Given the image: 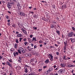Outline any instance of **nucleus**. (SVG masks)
Wrapping results in <instances>:
<instances>
[{
    "mask_svg": "<svg viewBox=\"0 0 75 75\" xmlns=\"http://www.w3.org/2000/svg\"><path fill=\"white\" fill-rule=\"evenodd\" d=\"M19 33L18 32H16V34H18Z\"/></svg>",
    "mask_w": 75,
    "mask_h": 75,
    "instance_id": "nucleus-62",
    "label": "nucleus"
},
{
    "mask_svg": "<svg viewBox=\"0 0 75 75\" xmlns=\"http://www.w3.org/2000/svg\"><path fill=\"white\" fill-rule=\"evenodd\" d=\"M31 45L32 47H33V46H34V44H31Z\"/></svg>",
    "mask_w": 75,
    "mask_h": 75,
    "instance_id": "nucleus-61",
    "label": "nucleus"
},
{
    "mask_svg": "<svg viewBox=\"0 0 75 75\" xmlns=\"http://www.w3.org/2000/svg\"><path fill=\"white\" fill-rule=\"evenodd\" d=\"M22 52L23 53H24V52H25L23 49L22 51Z\"/></svg>",
    "mask_w": 75,
    "mask_h": 75,
    "instance_id": "nucleus-44",
    "label": "nucleus"
},
{
    "mask_svg": "<svg viewBox=\"0 0 75 75\" xmlns=\"http://www.w3.org/2000/svg\"><path fill=\"white\" fill-rule=\"evenodd\" d=\"M16 42L17 44H18V43H19V42H18V39H16Z\"/></svg>",
    "mask_w": 75,
    "mask_h": 75,
    "instance_id": "nucleus-25",
    "label": "nucleus"
},
{
    "mask_svg": "<svg viewBox=\"0 0 75 75\" xmlns=\"http://www.w3.org/2000/svg\"><path fill=\"white\" fill-rule=\"evenodd\" d=\"M18 51L19 54H22L21 52V51H20V50H18Z\"/></svg>",
    "mask_w": 75,
    "mask_h": 75,
    "instance_id": "nucleus-28",
    "label": "nucleus"
},
{
    "mask_svg": "<svg viewBox=\"0 0 75 75\" xmlns=\"http://www.w3.org/2000/svg\"><path fill=\"white\" fill-rule=\"evenodd\" d=\"M8 25H9V26H10V23L9 22H8Z\"/></svg>",
    "mask_w": 75,
    "mask_h": 75,
    "instance_id": "nucleus-47",
    "label": "nucleus"
},
{
    "mask_svg": "<svg viewBox=\"0 0 75 75\" xmlns=\"http://www.w3.org/2000/svg\"><path fill=\"white\" fill-rule=\"evenodd\" d=\"M68 7H67V5L66 4H65L64 5V8H68Z\"/></svg>",
    "mask_w": 75,
    "mask_h": 75,
    "instance_id": "nucleus-30",
    "label": "nucleus"
},
{
    "mask_svg": "<svg viewBox=\"0 0 75 75\" xmlns=\"http://www.w3.org/2000/svg\"><path fill=\"white\" fill-rule=\"evenodd\" d=\"M19 49V50L20 51H21V52H22V51H23V48L22 47H20Z\"/></svg>",
    "mask_w": 75,
    "mask_h": 75,
    "instance_id": "nucleus-14",
    "label": "nucleus"
},
{
    "mask_svg": "<svg viewBox=\"0 0 75 75\" xmlns=\"http://www.w3.org/2000/svg\"><path fill=\"white\" fill-rule=\"evenodd\" d=\"M60 65L62 67H65V64H64V63H61L60 64Z\"/></svg>",
    "mask_w": 75,
    "mask_h": 75,
    "instance_id": "nucleus-15",
    "label": "nucleus"
},
{
    "mask_svg": "<svg viewBox=\"0 0 75 75\" xmlns=\"http://www.w3.org/2000/svg\"><path fill=\"white\" fill-rule=\"evenodd\" d=\"M28 75H36L34 73H32L31 74H29Z\"/></svg>",
    "mask_w": 75,
    "mask_h": 75,
    "instance_id": "nucleus-19",
    "label": "nucleus"
},
{
    "mask_svg": "<svg viewBox=\"0 0 75 75\" xmlns=\"http://www.w3.org/2000/svg\"><path fill=\"white\" fill-rule=\"evenodd\" d=\"M54 75H58V74L57 73H54Z\"/></svg>",
    "mask_w": 75,
    "mask_h": 75,
    "instance_id": "nucleus-59",
    "label": "nucleus"
},
{
    "mask_svg": "<svg viewBox=\"0 0 75 75\" xmlns=\"http://www.w3.org/2000/svg\"><path fill=\"white\" fill-rule=\"evenodd\" d=\"M27 44H28V42H25L24 43L25 45H26Z\"/></svg>",
    "mask_w": 75,
    "mask_h": 75,
    "instance_id": "nucleus-32",
    "label": "nucleus"
},
{
    "mask_svg": "<svg viewBox=\"0 0 75 75\" xmlns=\"http://www.w3.org/2000/svg\"><path fill=\"white\" fill-rule=\"evenodd\" d=\"M64 44L65 45L64 46H65V47H66V46H67V42H64Z\"/></svg>",
    "mask_w": 75,
    "mask_h": 75,
    "instance_id": "nucleus-27",
    "label": "nucleus"
},
{
    "mask_svg": "<svg viewBox=\"0 0 75 75\" xmlns=\"http://www.w3.org/2000/svg\"><path fill=\"white\" fill-rule=\"evenodd\" d=\"M2 2L3 3H5V1H2Z\"/></svg>",
    "mask_w": 75,
    "mask_h": 75,
    "instance_id": "nucleus-57",
    "label": "nucleus"
},
{
    "mask_svg": "<svg viewBox=\"0 0 75 75\" xmlns=\"http://www.w3.org/2000/svg\"><path fill=\"white\" fill-rule=\"evenodd\" d=\"M74 70H72V71H71V72H72V73H73V72H74Z\"/></svg>",
    "mask_w": 75,
    "mask_h": 75,
    "instance_id": "nucleus-60",
    "label": "nucleus"
},
{
    "mask_svg": "<svg viewBox=\"0 0 75 75\" xmlns=\"http://www.w3.org/2000/svg\"><path fill=\"white\" fill-rule=\"evenodd\" d=\"M53 69L52 68H50L49 70H47V71H48V72H50V71H52Z\"/></svg>",
    "mask_w": 75,
    "mask_h": 75,
    "instance_id": "nucleus-17",
    "label": "nucleus"
},
{
    "mask_svg": "<svg viewBox=\"0 0 75 75\" xmlns=\"http://www.w3.org/2000/svg\"><path fill=\"white\" fill-rule=\"evenodd\" d=\"M23 41H27V39L24 38L23 39Z\"/></svg>",
    "mask_w": 75,
    "mask_h": 75,
    "instance_id": "nucleus-40",
    "label": "nucleus"
},
{
    "mask_svg": "<svg viewBox=\"0 0 75 75\" xmlns=\"http://www.w3.org/2000/svg\"><path fill=\"white\" fill-rule=\"evenodd\" d=\"M12 7V5L11 4V3H10V2L8 3L7 4V7L8 8H11Z\"/></svg>",
    "mask_w": 75,
    "mask_h": 75,
    "instance_id": "nucleus-2",
    "label": "nucleus"
},
{
    "mask_svg": "<svg viewBox=\"0 0 75 75\" xmlns=\"http://www.w3.org/2000/svg\"><path fill=\"white\" fill-rule=\"evenodd\" d=\"M20 16H25V14L23 12H20Z\"/></svg>",
    "mask_w": 75,
    "mask_h": 75,
    "instance_id": "nucleus-9",
    "label": "nucleus"
},
{
    "mask_svg": "<svg viewBox=\"0 0 75 75\" xmlns=\"http://www.w3.org/2000/svg\"><path fill=\"white\" fill-rule=\"evenodd\" d=\"M18 62H20V63H21V61L20 60H18Z\"/></svg>",
    "mask_w": 75,
    "mask_h": 75,
    "instance_id": "nucleus-53",
    "label": "nucleus"
},
{
    "mask_svg": "<svg viewBox=\"0 0 75 75\" xmlns=\"http://www.w3.org/2000/svg\"><path fill=\"white\" fill-rule=\"evenodd\" d=\"M12 26L13 27H14V28H16V25H15V24H13L12 25Z\"/></svg>",
    "mask_w": 75,
    "mask_h": 75,
    "instance_id": "nucleus-33",
    "label": "nucleus"
},
{
    "mask_svg": "<svg viewBox=\"0 0 75 75\" xmlns=\"http://www.w3.org/2000/svg\"><path fill=\"white\" fill-rule=\"evenodd\" d=\"M24 32V33L25 34H26L27 33V32L25 31V30H24V31L23 32Z\"/></svg>",
    "mask_w": 75,
    "mask_h": 75,
    "instance_id": "nucleus-45",
    "label": "nucleus"
},
{
    "mask_svg": "<svg viewBox=\"0 0 75 75\" xmlns=\"http://www.w3.org/2000/svg\"><path fill=\"white\" fill-rule=\"evenodd\" d=\"M18 58H19V60H21H21L23 59H22V58L21 57H19Z\"/></svg>",
    "mask_w": 75,
    "mask_h": 75,
    "instance_id": "nucleus-31",
    "label": "nucleus"
},
{
    "mask_svg": "<svg viewBox=\"0 0 75 75\" xmlns=\"http://www.w3.org/2000/svg\"><path fill=\"white\" fill-rule=\"evenodd\" d=\"M45 68H47V66H43V69H45Z\"/></svg>",
    "mask_w": 75,
    "mask_h": 75,
    "instance_id": "nucleus-56",
    "label": "nucleus"
},
{
    "mask_svg": "<svg viewBox=\"0 0 75 75\" xmlns=\"http://www.w3.org/2000/svg\"><path fill=\"white\" fill-rule=\"evenodd\" d=\"M13 2H15V3H17L18 1V0H13Z\"/></svg>",
    "mask_w": 75,
    "mask_h": 75,
    "instance_id": "nucleus-24",
    "label": "nucleus"
},
{
    "mask_svg": "<svg viewBox=\"0 0 75 75\" xmlns=\"http://www.w3.org/2000/svg\"><path fill=\"white\" fill-rule=\"evenodd\" d=\"M31 64L33 65V66H34L35 65V64L31 63Z\"/></svg>",
    "mask_w": 75,
    "mask_h": 75,
    "instance_id": "nucleus-48",
    "label": "nucleus"
},
{
    "mask_svg": "<svg viewBox=\"0 0 75 75\" xmlns=\"http://www.w3.org/2000/svg\"><path fill=\"white\" fill-rule=\"evenodd\" d=\"M13 54L14 57H16V55H18V52H16V53H15V52H14Z\"/></svg>",
    "mask_w": 75,
    "mask_h": 75,
    "instance_id": "nucleus-7",
    "label": "nucleus"
},
{
    "mask_svg": "<svg viewBox=\"0 0 75 75\" xmlns=\"http://www.w3.org/2000/svg\"><path fill=\"white\" fill-rule=\"evenodd\" d=\"M63 59L64 60H67V59L66 58V56H64Z\"/></svg>",
    "mask_w": 75,
    "mask_h": 75,
    "instance_id": "nucleus-23",
    "label": "nucleus"
},
{
    "mask_svg": "<svg viewBox=\"0 0 75 75\" xmlns=\"http://www.w3.org/2000/svg\"><path fill=\"white\" fill-rule=\"evenodd\" d=\"M74 32L69 33L68 34V36L69 37H72V36H74Z\"/></svg>",
    "mask_w": 75,
    "mask_h": 75,
    "instance_id": "nucleus-1",
    "label": "nucleus"
},
{
    "mask_svg": "<svg viewBox=\"0 0 75 75\" xmlns=\"http://www.w3.org/2000/svg\"><path fill=\"white\" fill-rule=\"evenodd\" d=\"M34 61V59H32L30 60V62H33Z\"/></svg>",
    "mask_w": 75,
    "mask_h": 75,
    "instance_id": "nucleus-36",
    "label": "nucleus"
},
{
    "mask_svg": "<svg viewBox=\"0 0 75 75\" xmlns=\"http://www.w3.org/2000/svg\"><path fill=\"white\" fill-rule=\"evenodd\" d=\"M71 66H72V67H75V65H71Z\"/></svg>",
    "mask_w": 75,
    "mask_h": 75,
    "instance_id": "nucleus-50",
    "label": "nucleus"
},
{
    "mask_svg": "<svg viewBox=\"0 0 75 75\" xmlns=\"http://www.w3.org/2000/svg\"><path fill=\"white\" fill-rule=\"evenodd\" d=\"M23 75H28V74H26L25 73V74H23Z\"/></svg>",
    "mask_w": 75,
    "mask_h": 75,
    "instance_id": "nucleus-64",
    "label": "nucleus"
},
{
    "mask_svg": "<svg viewBox=\"0 0 75 75\" xmlns=\"http://www.w3.org/2000/svg\"><path fill=\"white\" fill-rule=\"evenodd\" d=\"M63 71L62 70H60L58 71V72L59 74H60L61 73V72H62Z\"/></svg>",
    "mask_w": 75,
    "mask_h": 75,
    "instance_id": "nucleus-18",
    "label": "nucleus"
},
{
    "mask_svg": "<svg viewBox=\"0 0 75 75\" xmlns=\"http://www.w3.org/2000/svg\"><path fill=\"white\" fill-rule=\"evenodd\" d=\"M25 56L26 57H31V54L28 53H25Z\"/></svg>",
    "mask_w": 75,
    "mask_h": 75,
    "instance_id": "nucleus-4",
    "label": "nucleus"
},
{
    "mask_svg": "<svg viewBox=\"0 0 75 75\" xmlns=\"http://www.w3.org/2000/svg\"><path fill=\"white\" fill-rule=\"evenodd\" d=\"M61 9H62V10H63L64 9V5H63L62 6V8Z\"/></svg>",
    "mask_w": 75,
    "mask_h": 75,
    "instance_id": "nucleus-52",
    "label": "nucleus"
},
{
    "mask_svg": "<svg viewBox=\"0 0 75 75\" xmlns=\"http://www.w3.org/2000/svg\"><path fill=\"white\" fill-rule=\"evenodd\" d=\"M21 30L23 32L25 31L24 29H23V28H22Z\"/></svg>",
    "mask_w": 75,
    "mask_h": 75,
    "instance_id": "nucleus-49",
    "label": "nucleus"
},
{
    "mask_svg": "<svg viewBox=\"0 0 75 75\" xmlns=\"http://www.w3.org/2000/svg\"><path fill=\"white\" fill-rule=\"evenodd\" d=\"M42 69H38V71H39V72H41V71H42Z\"/></svg>",
    "mask_w": 75,
    "mask_h": 75,
    "instance_id": "nucleus-34",
    "label": "nucleus"
},
{
    "mask_svg": "<svg viewBox=\"0 0 75 75\" xmlns=\"http://www.w3.org/2000/svg\"><path fill=\"white\" fill-rule=\"evenodd\" d=\"M2 58H3V57L0 56V60L1 59H2Z\"/></svg>",
    "mask_w": 75,
    "mask_h": 75,
    "instance_id": "nucleus-54",
    "label": "nucleus"
},
{
    "mask_svg": "<svg viewBox=\"0 0 75 75\" xmlns=\"http://www.w3.org/2000/svg\"><path fill=\"white\" fill-rule=\"evenodd\" d=\"M28 68L25 67L24 68V69L25 70V72L26 73H27V72H28V71L27 70V69Z\"/></svg>",
    "mask_w": 75,
    "mask_h": 75,
    "instance_id": "nucleus-8",
    "label": "nucleus"
},
{
    "mask_svg": "<svg viewBox=\"0 0 75 75\" xmlns=\"http://www.w3.org/2000/svg\"><path fill=\"white\" fill-rule=\"evenodd\" d=\"M45 62L46 64H47L49 62V59H47L46 60V61Z\"/></svg>",
    "mask_w": 75,
    "mask_h": 75,
    "instance_id": "nucleus-16",
    "label": "nucleus"
},
{
    "mask_svg": "<svg viewBox=\"0 0 75 75\" xmlns=\"http://www.w3.org/2000/svg\"><path fill=\"white\" fill-rule=\"evenodd\" d=\"M56 33H57L58 34V35H60V32H59V31L56 30Z\"/></svg>",
    "mask_w": 75,
    "mask_h": 75,
    "instance_id": "nucleus-21",
    "label": "nucleus"
},
{
    "mask_svg": "<svg viewBox=\"0 0 75 75\" xmlns=\"http://www.w3.org/2000/svg\"><path fill=\"white\" fill-rule=\"evenodd\" d=\"M53 67L54 68H56V67H57V66H56V65H55Z\"/></svg>",
    "mask_w": 75,
    "mask_h": 75,
    "instance_id": "nucleus-55",
    "label": "nucleus"
},
{
    "mask_svg": "<svg viewBox=\"0 0 75 75\" xmlns=\"http://www.w3.org/2000/svg\"><path fill=\"white\" fill-rule=\"evenodd\" d=\"M37 41V40H36V38L34 37L32 39V41Z\"/></svg>",
    "mask_w": 75,
    "mask_h": 75,
    "instance_id": "nucleus-22",
    "label": "nucleus"
},
{
    "mask_svg": "<svg viewBox=\"0 0 75 75\" xmlns=\"http://www.w3.org/2000/svg\"><path fill=\"white\" fill-rule=\"evenodd\" d=\"M22 38H19V41H20V42H21V40H22Z\"/></svg>",
    "mask_w": 75,
    "mask_h": 75,
    "instance_id": "nucleus-38",
    "label": "nucleus"
},
{
    "mask_svg": "<svg viewBox=\"0 0 75 75\" xmlns=\"http://www.w3.org/2000/svg\"><path fill=\"white\" fill-rule=\"evenodd\" d=\"M56 54L57 55H59V53L58 52H57Z\"/></svg>",
    "mask_w": 75,
    "mask_h": 75,
    "instance_id": "nucleus-43",
    "label": "nucleus"
},
{
    "mask_svg": "<svg viewBox=\"0 0 75 75\" xmlns=\"http://www.w3.org/2000/svg\"><path fill=\"white\" fill-rule=\"evenodd\" d=\"M6 64L8 65L10 67H12V66H11V64H10V62H7L6 63Z\"/></svg>",
    "mask_w": 75,
    "mask_h": 75,
    "instance_id": "nucleus-5",
    "label": "nucleus"
},
{
    "mask_svg": "<svg viewBox=\"0 0 75 75\" xmlns=\"http://www.w3.org/2000/svg\"><path fill=\"white\" fill-rule=\"evenodd\" d=\"M37 48V46L36 45L34 46V48H35H35Z\"/></svg>",
    "mask_w": 75,
    "mask_h": 75,
    "instance_id": "nucleus-51",
    "label": "nucleus"
},
{
    "mask_svg": "<svg viewBox=\"0 0 75 75\" xmlns=\"http://www.w3.org/2000/svg\"><path fill=\"white\" fill-rule=\"evenodd\" d=\"M39 43H41V42H42V41L41 40H40L39 41Z\"/></svg>",
    "mask_w": 75,
    "mask_h": 75,
    "instance_id": "nucleus-63",
    "label": "nucleus"
},
{
    "mask_svg": "<svg viewBox=\"0 0 75 75\" xmlns=\"http://www.w3.org/2000/svg\"><path fill=\"white\" fill-rule=\"evenodd\" d=\"M69 68H72V65H69Z\"/></svg>",
    "mask_w": 75,
    "mask_h": 75,
    "instance_id": "nucleus-41",
    "label": "nucleus"
},
{
    "mask_svg": "<svg viewBox=\"0 0 75 75\" xmlns=\"http://www.w3.org/2000/svg\"><path fill=\"white\" fill-rule=\"evenodd\" d=\"M72 29L73 30H74V31H75V28L74 27H72Z\"/></svg>",
    "mask_w": 75,
    "mask_h": 75,
    "instance_id": "nucleus-35",
    "label": "nucleus"
},
{
    "mask_svg": "<svg viewBox=\"0 0 75 75\" xmlns=\"http://www.w3.org/2000/svg\"><path fill=\"white\" fill-rule=\"evenodd\" d=\"M50 27L51 28H55L56 27V25L54 24H51Z\"/></svg>",
    "mask_w": 75,
    "mask_h": 75,
    "instance_id": "nucleus-3",
    "label": "nucleus"
},
{
    "mask_svg": "<svg viewBox=\"0 0 75 75\" xmlns=\"http://www.w3.org/2000/svg\"><path fill=\"white\" fill-rule=\"evenodd\" d=\"M49 55L50 56V60L51 61H53V56H52L51 54H49Z\"/></svg>",
    "mask_w": 75,
    "mask_h": 75,
    "instance_id": "nucleus-6",
    "label": "nucleus"
},
{
    "mask_svg": "<svg viewBox=\"0 0 75 75\" xmlns=\"http://www.w3.org/2000/svg\"><path fill=\"white\" fill-rule=\"evenodd\" d=\"M8 61H9V62H11L12 63H13V61L11 60H10V59H8Z\"/></svg>",
    "mask_w": 75,
    "mask_h": 75,
    "instance_id": "nucleus-39",
    "label": "nucleus"
},
{
    "mask_svg": "<svg viewBox=\"0 0 75 75\" xmlns=\"http://www.w3.org/2000/svg\"><path fill=\"white\" fill-rule=\"evenodd\" d=\"M71 48H72V50H75V46H72Z\"/></svg>",
    "mask_w": 75,
    "mask_h": 75,
    "instance_id": "nucleus-26",
    "label": "nucleus"
},
{
    "mask_svg": "<svg viewBox=\"0 0 75 75\" xmlns=\"http://www.w3.org/2000/svg\"><path fill=\"white\" fill-rule=\"evenodd\" d=\"M18 47V44H15L14 47L16 49H17V47Z\"/></svg>",
    "mask_w": 75,
    "mask_h": 75,
    "instance_id": "nucleus-12",
    "label": "nucleus"
},
{
    "mask_svg": "<svg viewBox=\"0 0 75 75\" xmlns=\"http://www.w3.org/2000/svg\"><path fill=\"white\" fill-rule=\"evenodd\" d=\"M10 3H11V4H13H13H15V3L14 2H10Z\"/></svg>",
    "mask_w": 75,
    "mask_h": 75,
    "instance_id": "nucleus-37",
    "label": "nucleus"
},
{
    "mask_svg": "<svg viewBox=\"0 0 75 75\" xmlns=\"http://www.w3.org/2000/svg\"><path fill=\"white\" fill-rule=\"evenodd\" d=\"M71 42H73V43L74 42H75V40L74 39H72V40L71 39Z\"/></svg>",
    "mask_w": 75,
    "mask_h": 75,
    "instance_id": "nucleus-29",
    "label": "nucleus"
},
{
    "mask_svg": "<svg viewBox=\"0 0 75 75\" xmlns=\"http://www.w3.org/2000/svg\"><path fill=\"white\" fill-rule=\"evenodd\" d=\"M30 71H32V70H33V68L30 67Z\"/></svg>",
    "mask_w": 75,
    "mask_h": 75,
    "instance_id": "nucleus-58",
    "label": "nucleus"
},
{
    "mask_svg": "<svg viewBox=\"0 0 75 75\" xmlns=\"http://www.w3.org/2000/svg\"><path fill=\"white\" fill-rule=\"evenodd\" d=\"M6 18H7V19H9V17H8V16H6Z\"/></svg>",
    "mask_w": 75,
    "mask_h": 75,
    "instance_id": "nucleus-42",
    "label": "nucleus"
},
{
    "mask_svg": "<svg viewBox=\"0 0 75 75\" xmlns=\"http://www.w3.org/2000/svg\"><path fill=\"white\" fill-rule=\"evenodd\" d=\"M66 51H67V49H66V47H65V46H64V50H63V52L64 53H65L66 52Z\"/></svg>",
    "mask_w": 75,
    "mask_h": 75,
    "instance_id": "nucleus-10",
    "label": "nucleus"
},
{
    "mask_svg": "<svg viewBox=\"0 0 75 75\" xmlns=\"http://www.w3.org/2000/svg\"><path fill=\"white\" fill-rule=\"evenodd\" d=\"M17 36L18 37H22V34H18Z\"/></svg>",
    "mask_w": 75,
    "mask_h": 75,
    "instance_id": "nucleus-13",
    "label": "nucleus"
},
{
    "mask_svg": "<svg viewBox=\"0 0 75 75\" xmlns=\"http://www.w3.org/2000/svg\"><path fill=\"white\" fill-rule=\"evenodd\" d=\"M30 38H32L33 37V35H30Z\"/></svg>",
    "mask_w": 75,
    "mask_h": 75,
    "instance_id": "nucleus-46",
    "label": "nucleus"
},
{
    "mask_svg": "<svg viewBox=\"0 0 75 75\" xmlns=\"http://www.w3.org/2000/svg\"><path fill=\"white\" fill-rule=\"evenodd\" d=\"M48 70L45 71V75H47L48 74Z\"/></svg>",
    "mask_w": 75,
    "mask_h": 75,
    "instance_id": "nucleus-11",
    "label": "nucleus"
},
{
    "mask_svg": "<svg viewBox=\"0 0 75 75\" xmlns=\"http://www.w3.org/2000/svg\"><path fill=\"white\" fill-rule=\"evenodd\" d=\"M17 6L18 7V9L20 10V4L18 3L17 4Z\"/></svg>",
    "mask_w": 75,
    "mask_h": 75,
    "instance_id": "nucleus-20",
    "label": "nucleus"
}]
</instances>
